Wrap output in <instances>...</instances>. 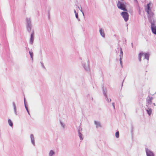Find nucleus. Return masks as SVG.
I'll return each instance as SVG.
<instances>
[{"instance_id":"obj_1","label":"nucleus","mask_w":156,"mask_h":156,"mask_svg":"<svg viewBox=\"0 0 156 156\" xmlns=\"http://www.w3.org/2000/svg\"><path fill=\"white\" fill-rule=\"evenodd\" d=\"M117 5L119 9L124 11H127V10L126 9L125 3L119 1Z\"/></svg>"},{"instance_id":"obj_2","label":"nucleus","mask_w":156,"mask_h":156,"mask_svg":"<svg viewBox=\"0 0 156 156\" xmlns=\"http://www.w3.org/2000/svg\"><path fill=\"white\" fill-rule=\"evenodd\" d=\"M149 54L148 53H144L141 52L139 53L138 55V58L140 61L141 60V58L142 56H144L145 59H148Z\"/></svg>"},{"instance_id":"obj_3","label":"nucleus","mask_w":156,"mask_h":156,"mask_svg":"<svg viewBox=\"0 0 156 156\" xmlns=\"http://www.w3.org/2000/svg\"><path fill=\"white\" fill-rule=\"evenodd\" d=\"M150 4H148L147 5V8L146 9V11L147 12L148 14L149 15L148 17L151 18L154 15V13L153 12H149V10L150 9Z\"/></svg>"},{"instance_id":"obj_4","label":"nucleus","mask_w":156,"mask_h":156,"mask_svg":"<svg viewBox=\"0 0 156 156\" xmlns=\"http://www.w3.org/2000/svg\"><path fill=\"white\" fill-rule=\"evenodd\" d=\"M125 21L126 22L128 19L129 15L128 13L125 12H122L121 14Z\"/></svg>"},{"instance_id":"obj_5","label":"nucleus","mask_w":156,"mask_h":156,"mask_svg":"<svg viewBox=\"0 0 156 156\" xmlns=\"http://www.w3.org/2000/svg\"><path fill=\"white\" fill-rule=\"evenodd\" d=\"M151 30L152 32L154 34H156V26L153 23L151 24Z\"/></svg>"},{"instance_id":"obj_6","label":"nucleus","mask_w":156,"mask_h":156,"mask_svg":"<svg viewBox=\"0 0 156 156\" xmlns=\"http://www.w3.org/2000/svg\"><path fill=\"white\" fill-rule=\"evenodd\" d=\"M147 156H154L153 153L147 149H146Z\"/></svg>"},{"instance_id":"obj_7","label":"nucleus","mask_w":156,"mask_h":156,"mask_svg":"<svg viewBox=\"0 0 156 156\" xmlns=\"http://www.w3.org/2000/svg\"><path fill=\"white\" fill-rule=\"evenodd\" d=\"M152 98H150V97H148L147 99V102L148 104H151L152 102Z\"/></svg>"},{"instance_id":"obj_8","label":"nucleus","mask_w":156,"mask_h":156,"mask_svg":"<svg viewBox=\"0 0 156 156\" xmlns=\"http://www.w3.org/2000/svg\"><path fill=\"white\" fill-rule=\"evenodd\" d=\"M100 32L101 34V35L103 37H105V34L104 33L103 30H102V29H100Z\"/></svg>"},{"instance_id":"obj_9","label":"nucleus","mask_w":156,"mask_h":156,"mask_svg":"<svg viewBox=\"0 0 156 156\" xmlns=\"http://www.w3.org/2000/svg\"><path fill=\"white\" fill-rule=\"evenodd\" d=\"M8 123L9 124V125L11 127L12 126H13V123L12 122V121L10 119H9L8 120Z\"/></svg>"},{"instance_id":"obj_10","label":"nucleus","mask_w":156,"mask_h":156,"mask_svg":"<svg viewBox=\"0 0 156 156\" xmlns=\"http://www.w3.org/2000/svg\"><path fill=\"white\" fill-rule=\"evenodd\" d=\"M148 113L149 115H150L151 113V109H148L147 110Z\"/></svg>"},{"instance_id":"obj_11","label":"nucleus","mask_w":156,"mask_h":156,"mask_svg":"<svg viewBox=\"0 0 156 156\" xmlns=\"http://www.w3.org/2000/svg\"><path fill=\"white\" fill-rule=\"evenodd\" d=\"M54 154V151L51 150L50 151V153H49V155L50 156H52V155Z\"/></svg>"},{"instance_id":"obj_12","label":"nucleus","mask_w":156,"mask_h":156,"mask_svg":"<svg viewBox=\"0 0 156 156\" xmlns=\"http://www.w3.org/2000/svg\"><path fill=\"white\" fill-rule=\"evenodd\" d=\"M34 33H32L31 34V39H30V41H32V42H33V40L34 38Z\"/></svg>"},{"instance_id":"obj_13","label":"nucleus","mask_w":156,"mask_h":156,"mask_svg":"<svg viewBox=\"0 0 156 156\" xmlns=\"http://www.w3.org/2000/svg\"><path fill=\"white\" fill-rule=\"evenodd\" d=\"M115 136L117 138H118L119 136V133L118 131H117L115 133Z\"/></svg>"},{"instance_id":"obj_14","label":"nucleus","mask_w":156,"mask_h":156,"mask_svg":"<svg viewBox=\"0 0 156 156\" xmlns=\"http://www.w3.org/2000/svg\"><path fill=\"white\" fill-rule=\"evenodd\" d=\"M29 53H30V56H31V57L32 58H33V52H31L30 51L29 52Z\"/></svg>"},{"instance_id":"obj_15","label":"nucleus","mask_w":156,"mask_h":156,"mask_svg":"<svg viewBox=\"0 0 156 156\" xmlns=\"http://www.w3.org/2000/svg\"><path fill=\"white\" fill-rule=\"evenodd\" d=\"M120 64H121V65H122V61L121 59V58H120Z\"/></svg>"},{"instance_id":"obj_16","label":"nucleus","mask_w":156,"mask_h":156,"mask_svg":"<svg viewBox=\"0 0 156 156\" xmlns=\"http://www.w3.org/2000/svg\"><path fill=\"white\" fill-rule=\"evenodd\" d=\"M80 140H82L83 139L82 138V136H81L80 134Z\"/></svg>"},{"instance_id":"obj_17","label":"nucleus","mask_w":156,"mask_h":156,"mask_svg":"<svg viewBox=\"0 0 156 156\" xmlns=\"http://www.w3.org/2000/svg\"><path fill=\"white\" fill-rule=\"evenodd\" d=\"M76 17L77 18H78V14H76Z\"/></svg>"},{"instance_id":"obj_18","label":"nucleus","mask_w":156,"mask_h":156,"mask_svg":"<svg viewBox=\"0 0 156 156\" xmlns=\"http://www.w3.org/2000/svg\"><path fill=\"white\" fill-rule=\"evenodd\" d=\"M120 52H121V53L122 54H123V52L122 51V49L121 48V51H120Z\"/></svg>"},{"instance_id":"obj_19","label":"nucleus","mask_w":156,"mask_h":156,"mask_svg":"<svg viewBox=\"0 0 156 156\" xmlns=\"http://www.w3.org/2000/svg\"><path fill=\"white\" fill-rule=\"evenodd\" d=\"M32 143H33V144H34V141L33 140H32Z\"/></svg>"},{"instance_id":"obj_20","label":"nucleus","mask_w":156,"mask_h":156,"mask_svg":"<svg viewBox=\"0 0 156 156\" xmlns=\"http://www.w3.org/2000/svg\"><path fill=\"white\" fill-rule=\"evenodd\" d=\"M122 1H123V0H121Z\"/></svg>"}]
</instances>
